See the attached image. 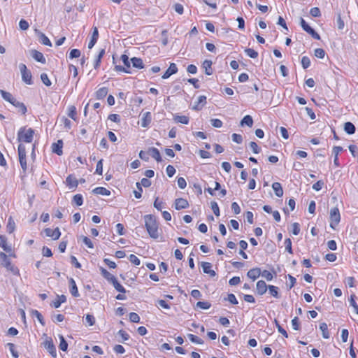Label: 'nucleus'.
<instances>
[{
  "instance_id": "680f3d73",
  "label": "nucleus",
  "mask_w": 358,
  "mask_h": 358,
  "mask_svg": "<svg viewBox=\"0 0 358 358\" xmlns=\"http://www.w3.org/2000/svg\"><path fill=\"white\" fill-rule=\"evenodd\" d=\"M166 173L169 177L171 178L176 173V169L172 165H168L166 169Z\"/></svg>"
},
{
  "instance_id": "412c9836",
  "label": "nucleus",
  "mask_w": 358,
  "mask_h": 358,
  "mask_svg": "<svg viewBox=\"0 0 358 358\" xmlns=\"http://www.w3.org/2000/svg\"><path fill=\"white\" fill-rule=\"evenodd\" d=\"M202 67L205 69V73L206 75L210 76L213 73L212 62L210 60L206 59L202 64Z\"/></svg>"
},
{
  "instance_id": "f257e3e1",
  "label": "nucleus",
  "mask_w": 358,
  "mask_h": 358,
  "mask_svg": "<svg viewBox=\"0 0 358 358\" xmlns=\"http://www.w3.org/2000/svg\"><path fill=\"white\" fill-rule=\"evenodd\" d=\"M145 226L150 236L154 239L159 237L158 224L155 216L146 215L144 216Z\"/></svg>"
},
{
  "instance_id": "f03ea898",
  "label": "nucleus",
  "mask_w": 358,
  "mask_h": 358,
  "mask_svg": "<svg viewBox=\"0 0 358 358\" xmlns=\"http://www.w3.org/2000/svg\"><path fill=\"white\" fill-rule=\"evenodd\" d=\"M34 130L31 128L21 127L17 132V141L20 143H31L34 138Z\"/></svg>"
},
{
  "instance_id": "5701e85b",
  "label": "nucleus",
  "mask_w": 358,
  "mask_h": 358,
  "mask_svg": "<svg viewBox=\"0 0 358 358\" xmlns=\"http://www.w3.org/2000/svg\"><path fill=\"white\" fill-rule=\"evenodd\" d=\"M272 188L277 196L281 197L283 195V189L280 182H273L272 184Z\"/></svg>"
},
{
  "instance_id": "864d4df0",
  "label": "nucleus",
  "mask_w": 358,
  "mask_h": 358,
  "mask_svg": "<svg viewBox=\"0 0 358 358\" xmlns=\"http://www.w3.org/2000/svg\"><path fill=\"white\" fill-rule=\"evenodd\" d=\"M41 79L45 85L48 87L51 85L52 83L45 73H43L41 74Z\"/></svg>"
},
{
  "instance_id": "58836bf2",
  "label": "nucleus",
  "mask_w": 358,
  "mask_h": 358,
  "mask_svg": "<svg viewBox=\"0 0 358 358\" xmlns=\"http://www.w3.org/2000/svg\"><path fill=\"white\" fill-rule=\"evenodd\" d=\"M59 338L60 340L59 348L62 351H66L68 348V343L66 341L64 337L62 335H59Z\"/></svg>"
},
{
  "instance_id": "c9c22d12",
  "label": "nucleus",
  "mask_w": 358,
  "mask_h": 358,
  "mask_svg": "<svg viewBox=\"0 0 358 358\" xmlns=\"http://www.w3.org/2000/svg\"><path fill=\"white\" fill-rule=\"evenodd\" d=\"M111 284L113 285L114 288L120 293H125V288L117 281V278L111 282Z\"/></svg>"
},
{
  "instance_id": "de8ad7c7",
  "label": "nucleus",
  "mask_w": 358,
  "mask_h": 358,
  "mask_svg": "<svg viewBox=\"0 0 358 358\" xmlns=\"http://www.w3.org/2000/svg\"><path fill=\"white\" fill-rule=\"evenodd\" d=\"M355 295L351 294L350 298L349 299L350 305L353 307L355 312L358 315V305L356 303L355 300Z\"/></svg>"
},
{
  "instance_id": "a19ab883",
  "label": "nucleus",
  "mask_w": 358,
  "mask_h": 358,
  "mask_svg": "<svg viewBox=\"0 0 358 358\" xmlns=\"http://www.w3.org/2000/svg\"><path fill=\"white\" fill-rule=\"evenodd\" d=\"M15 222L11 217H10L8 220V223L6 226L7 231L10 234L13 233L15 230Z\"/></svg>"
},
{
  "instance_id": "37998d69",
  "label": "nucleus",
  "mask_w": 358,
  "mask_h": 358,
  "mask_svg": "<svg viewBox=\"0 0 358 358\" xmlns=\"http://www.w3.org/2000/svg\"><path fill=\"white\" fill-rule=\"evenodd\" d=\"M79 239H81L83 243L88 248H90V249H92L94 248V245H93V243L92 242V241L87 236H82L80 237Z\"/></svg>"
},
{
  "instance_id": "ea45409f",
  "label": "nucleus",
  "mask_w": 358,
  "mask_h": 358,
  "mask_svg": "<svg viewBox=\"0 0 358 358\" xmlns=\"http://www.w3.org/2000/svg\"><path fill=\"white\" fill-rule=\"evenodd\" d=\"M187 338L191 341V342H192L193 343H195V344H203V341L199 338L198 336L194 335V334H187Z\"/></svg>"
},
{
  "instance_id": "393cba45",
  "label": "nucleus",
  "mask_w": 358,
  "mask_h": 358,
  "mask_svg": "<svg viewBox=\"0 0 358 358\" xmlns=\"http://www.w3.org/2000/svg\"><path fill=\"white\" fill-rule=\"evenodd\" d=\"M66 297L65 295H57V299L52 301V306L55 308H58L62 303L66 302Z\"/></svg>"
},
{
  "instance_id": "338daca9",
  "label": "nucleus",
  "mask_w": 358,
  "mask_h": 358,
  "mask_svg": "<svg viewBox=\"0 0 358 358\" xmlns=\"http://www.w3.org/2000/svg\"><path fill=\"white\" fill-rule=\"evenodd\" d=\"M120 59L124 64L125 67L129 69L131 66L129 57L127 55H122Z\"/></svg>"
},
{
  "instance_id": "20e7f679",
  "label": "nucleus",
  "mask_w": 358,
  "mask_h": 358,
  "mask_svg": "<svg viewBox=\"0 0 358 358\" xmlns=\"http://www.w3.org/2000/svg\"><path fill=\"white\" fill-rule=\"evenodd\" d=\"M19 69L22 75V80L27 85H32V76L24 64H20Z\"/></svg>"
},
{
  "instance_id": "cd10ccee",
  "label": "nucleus",
  "mask_w": 358,
  "mask_h": 358,
  "mask_svg": "<svg viewBox=\"0 0 358 358\" xmlns=\"http://www.w3.org/2000/svg\"><path fill=\"white\" fill-rule=\"evenodd\" d=\"M0 246L7 252H10L12 250L11 246L7 244L6 238L4 236H0Z\"/></svg>"
},
{
  "instance_id": "49530a36",
  "label": "nucleus",
  "mask_w": 358,
  "mask_h": 358,
  "mask_svg": "<svg viewBox=\"0 0 358 358\" xmlns=\"http://www.w3.org/2000/svg\"><path fill=\"white\" fill-rule=\"evenodd\" d=\"M73 202L75 203L77 206H80L83 203V197L81 194H77L74 195L73 198Z\"/></svg>"
},
{
  "instance_id": "6ab92c4d",
  "label": "nucleus",
  "mask_w": 358,
  "mask_h": 358,
  "mask_svg": "<svg viewBox=\"0 0 358 358\" xmlns=\"http://www.w3.org/2000/svg\"><path fill=\"white\" fill-rule=\"evenodd\" d=\"M99 38V31L96 27L93 28L92 35L90 41L88 43V48L92 49L96 44Z\"/></svg>"
},
{
  "instance_id": "603ef678",
  "label": "nucleus",
  "mask_w": 358,
  "mask_h": 358,
  "mask_svg": "<svg viewBox=\"0 0 358 358\" xmlns=\"http://www.w3.org/2000/svg\"><path fill=\"white\" fill-rule=\"evenodd\" d=\"M260 275H262L263 278H264L267 281L272 280V279L273 278V273L267 270L262 271V274Z\"/></svg>"
},
{
  "instance_id": "9b49d317",
  "label": "nucleus",
  "mask_w": 358,
  "mask_h": 358,
  "mask_svg": "<svg viewBox=\"0 0 358 358\" xmlns=\"http://www.w3.org/2000/svg\"><path fill=\"white\" fill-rule=\"evenodd\" d=\"M178 72V67L175 63H171L169 69L165 71V73L162 75V78L163 79H167L173 74H175Z\"/></svg>"
},
{
  "instance_id": "2f4dec72",
  "label": "nucleus",
  "mask_w": 358,
  "mask_h": 358,
  "mask_svg": "<svg viewBox=\"0 0 358 358\" xmlns=\"http://www.w3.org/2000/svg\"><path fill=\"white\" fill-rule=\"evenodd\" d=\"M107 94H108V88L106 87H103L99 88L96 92V97L98 99H102L106 96Z\"/></svg>"
},
{
  "instance_id": "8fccbe9b",
  "label": "nucleus",
  "mask_w": 358,
  "mask_h": 358,
  "mask_svg": "<svg viewBox=\"0 0 358 358\" xmlns=\"http://www.w3.org/2000/svg\"><path fill=\"white\" fill-rule=\"evenodd\" d=\"M68 115L71 119H73L74 120H76L77 112H76V108L75 106H71L69 107Z\"/></svg>"
},
{
  "instance_id": "0eeeda50",
  "label": "nucleus",
  "mask_w": 358,
  "mask_h": 358,
  "mask_svg": "<svg viewBox=\"0 0 358 358\" xmlns=\"http://www.w3.org/2000/svg\"><path fill=\"white\" fill-rule=\"evenodd\" d=\"M301 26L302 29L309 34L314 39H320V35L311 27H310L303 18H301Z\"/></svg>"
},
{
  "instance_id": "a18cd8bd",
  "label": "nucleus",
  "mask_w": 358,
  "mask_h": 358,
  "mask_svg": "<svg viewBox=\"0 0 358 358\" xmlns=\"http://www.w3.org/2000/svg\"><path fill=\"white\" fill-rule=\"evenodd\" d=\"M7 346L8 347L9 350H10L12 356L14 358H18L19 357V355H18V352H17V350H15V345L13 343H7Z\"/></svg>"
},
{
  "instance_id": "13d9d810",
  "label": "nucleus",
  "mask_w": 358,
  "mask_h": 358,
  "mask_svg": "<svg viewBox=\"0 0 358 358\" xmlns=\"http://www.w3.org/2000/svg\"><path fill=\"white\" fill-rule=\"evenodd\" d=\"M96 173L101 176L102 173H103V159H100L97 164H96V171H95Z\"/></svg>"
},
{
  "instance_id": "79ce46f5",
  "label": "nucleus",
  "mask_w": 358,
  "mask_h": 358,
  "mask_svg": "<svg viewBox=\"0 0 358 358\" xmlns=\"http://www.w3.org/2000/svg\"><path fill=\"white\" fill-rule=\"evenodd\" d=\"M31 315L32 316H34L37 318V320H38V322L43 326L45 325V322H44V320H43V315L40 313L39 311H38L37 310H31Z\"/></svg>"
},
{
  "instance_id": "f8f14e48",
  "label": "nucleus",
  "mask_w": 358,
  "mask_h": 358,
  "mask_svg": "<svg viewBox=\"0 0 358 358\" xmlns=\"http://www.w3.org/2000/svg\"><path fill=\"white\" fill-rule=\"evenodd\" d=\"M66 185L69 189H75L78 185V180L73 175H69L66 179Z\"/></svg>"
},
{
  "instance_id": "4be33fe9",
  "label": "nucleus",
  "mask_w": 358,
  "mask_h": 358,
  "mask_svg": "<svg viewBox=\"0 0 358 358\" xmlns=\"http://www.w3.org/2000/svg\"><path fill=\"white\" fill-rule=\"evenodd\" d=\"M31 56L36 61L41 62V64H45L46 62L45 58L41 52L33 50Z\"/></svg>"
},
{
  "instance_id": "ddd939ff",
  "label": "nucleus",
  "mask_w": 358,
  "mask_h": 358,
  "mask_svg": "<svg viewBox=\"0 0 358 358\" xmlns=\"http://www.w3.org/2000/svg\"><path fill=\"white\" fill-rule=\"evenodd\" d=\"M152 121V115L150 112H145L143 114L141 120V126L142 127H148Z\"/></svg>"
},
{
  "instance_id": "aec40b11",
  "label": "nucleus",
  "mask_w": 358,
  "mask_h": 358,
  "mask_svg": "<svg viewBox=\"0 0 358 358\" xmlns=\"http://www.w3.org/2000/svg\"><path fill=\"white\" fill-rule=\"evenodd\" d=\"M70 285V292L74 297H78L80 296L76 281L73 278L69 280Z\"/></svg>"
},
{
  "instance_id": "052dcab7",
  "label": "nucleus",
  "mask_w": 358,
  "mask_h": 358,
  "mask_svg": "<svg viewBox=\"0 0 358 358\" xmlns=\"http://www.w3.org/2000/svg\"><path fill=\"white\" fill-rule=\"evenodd\" d=\"M80 56V51L78 49H73L69 53V59L78 58Z\"/></svg>"
},
{
  "instance_id": "3c124183",
  "label": "nucleus",
  "mask_w": 358,
  "mask_h": 358,
  "mask_svg": "<svg viewBox=\"0 0 358 358\" xmlns=\"http://www.w3.org/2000/svg\"><path fill=\"white\" fill-rule=\"evenodd\" d=\"M301 62L304 69H308L310 66V59L307 56L302 57Z\"/></svg>"
},
{
  "instance_id": "6e6d98bb",
  "label": "nucleus",
  "mask_w": 358,
  "mask_h": 358,
  "mask_svg": "<svg viewBox=\"0 0 358 358\" xmlns=\"http://www.w3.org/2000/svg\"><path fill=\"white\" fill-rule=\"evenodd\" d=\"M225 300L228 301L229 302L234 305H236L238 303L236 296L234 294H229Z\"/></svg>"
},
{
  "instance_id": "f704fd0d",
  "label": "nucleus",
  "mask_w": 358,
  "mask_h": 358,
  "mask_svg": "<svg viewBox=\"0 0 358 358\" xmlns=\"http://www.w3.org/2000/svg\"><path fill=\"white\" fill-rule=\"evenodd\" d=\"M253 124V120L252 117L249 115H245L241 121V125L244 126L247 125L248 127H252Z\"/></svg>"
},
{
  "instance_id": "2eb2a0df",
  "label": "nucleus",
  "mask_w": 358,
  "mask_h": 358,
  "mask_svg": "<svg viewBox=\"0 0 358 358\" xmlns=\"http://www.w3.org/2000/svg\"><path fill=\"white\" fill-rule=\"evenodd\" d=\"M62 148H63L62 140H58L56 143H54L52 145V152L59 156L63 154Z\"/></svg>"
},
{
  "instance_id": "a211bd4d",
  "label": "nucleus",
  "mask_w": 358,
  "mask_h": 358,
  "mask_svg": "<svg viewBox=\"0 0 358 358\" xmlns=\"http://www.w3.org/2000/svg\"><path fill=\"white\" fill-rule=\"evenodd\" d=\"M262 274V271L259 268H254L249 270L247 273V275L250 279L255 280L258 278Z\"/></svg>"
},
{
  "instance_id": "c03bdc74",
  "label": "nucleus",
  "mask_w": 358,
  "mask_h": 358,
  "mask_svg": "<svg viewBox=\"0 0 358 358\" xmlns=\"http://www.w3.org/2000/svg\"><path fill=\"white\" fill-rule=\"evenodd\" d=\"M268 289L271 295L273 297L279 298L278 288L274 285H268Z\"/></svg>"
},
{
  "instance_id": "473e14b6",
  "label": "nucleus",
  "mask_w": 358,
  "mask_h": 358,
  "mask_svg": "<svg viewBox=\"0 0 358 358\" xmlns=\"http://www.w3.org/2000/svg\"><path fill=\"white\" fill-rule=\"evenodd\" d=\"M320 329L322 332V336L324 338L327 339L329 338V333L328 331V326L325 322H322L320 324Z\"/></svg>"
},
{
  "instance_id": "dca6fc26",
  "label": "nucleus",
  "mask_w": 358,
  "mask_h": 358,
  "mask_svg": "<svg viewBox=\"0 0 358 358\" xmlns=\"http://www.w3.org/2000/svg\"><path fill=\"white\" fill-rule=\"evenodd\" d=\"M257 292L259 295H263L266 293L268 286L264 280H259L256 285Z\"/></svg>"
},
{
  "instance_id": "f3484780",
  "label": "nucleus",
  "mask_w": 358,
  "mask_h": 358,
  "mask_svg": "<svg viewBox=\"0 0 358 358\" xmlns=\"http://www.w3.org/2000/svg\"><path fill=\"white\" fill-rule=\"evenodd\" d=\"M148 152L157 162H162V157H161L160 152L157 148H154V147L150 148Z\"/></svg>"
},
{
  "instance_id": "bf43d9fd",
  "label": "nucleus",
  "mask_w": 358,
  "mask_h": 358,
  "mask_svg": "<svg viewBox=\"0 0 358 358\" xmlns=\"http://www.w3.org/2000/svg\"><path fill=\"white\" fill-rule=\"evenodd\" d=\"M129 261L135 266H138L141 264V260L134 255H130L129 257Z\"/></svg>"
},
{
  "instance_id": "4d7b16f0",
  "label": "nucleus",
  "mask_w": 358,
  "mask_h": 358,
  "mask_svg": "<svg viewBox=\"0 0 358 358\" xmlns=\"http://www.w3.org/2000/svg\"><path fill=\"white\" fill-rule=\"evenodd\" d=\"M196 306L201 309L207 310L210 308V304L206 301H199L196 303Z\"/></svg>"
},
{
  "instance_id": "72a5a7b5",
  "label": "nucleus",
  "mask_w": 358,
  "mask_h": 358,
  "mask_svg": "<svg viewBox=\"0 0 358 358\" xmlns=\"http://www.w3.org/2000/svg\"><path fill=\"white\" fill-rule=\"evenodd\" d=\"M101 271L102 275L110 283L113 280H114L116 278L113 275H112L110 273H109L106 269L103 268H101Z\"/></svg>"
},
{
  "instance_id": "6e6552de",
  "label": "nucleus",
  "mask_w": 358,
  "mask_h": 358,
  "mask_svg": "<svg viewBox=\"0 0 358 358\" xmlns=\"http://www.w3.org/2000/svg\"><path fill=\"white\" fill-rule=\"evenodd\" d=\"M43 346L53 357H56V348L51 338H48L45 339V341L43 343Z\"/></svg>"
},
{
  "instance_id": "0e129e2a",
  "label": "nucleus",
  "mask_w": 358,
  "mask_h": 358,
  "mask_svg": "<svg viewBox=\"0 0 358 358\" xmlns=\"http://www.w3.org/2000/svg\"><path fill=\"white\" fill-rule=\"evenodd\" d=\"M250 148L252 149L255 154H258L260 152L261 148L258 146V145L255 142L250 143Z\"/></svg>"
},
{
  "instance_id": "e433bc0d",
  "label": "nucleus",
  "mask_w": 358,
  "mask_h": 358,
  "mask_svg": "<svg viewBox=\"0 0 358 358\" xmlns=\"http://www.w3.org/2000/svg\"><path fill=\"white\" fill-rule=\"evenodd\" d=\"M175 122L178 123H182L184 124H187L189 123V117L185 115H176L174 117Z\"/></svg>"
},
{
  "instance_id": "a878e982",
  "label": "nucleus",
  "mask_w": 358,
  "mask_h": 358,
  "mask_svg": "<svg viewBox=\"0 0 358 358\" xmlns=\"http://www.w3.org/2000/svg\"><path fill=\"white\" fill-rule=\"evenodd\" d=\"M131 62L134 68L142 69L144 68L143 60L139 57H134L131 59Z\"/></svg>"
},
{
  "instance_id": "c756f323",
  "label": "nucleus",
  "mask_w": 358,
  "mask_h": 358,
  "mask_svg": "<svg viewBox=\"0 0 358 358\" xmlns=\"http://www.w3.org/2000/svg\"><path fill=\"white\" fill-rule=\"evenodd\" d=\"M36 33H38L40 36L41 43L47 46H52V43L50 39L42 32L38 31L37 29L35 30Z\"/></svg>"
},
{
  "instance_id": "c85d7f7f",
  "label": "nucleus",
  "mask_w": 358,
  "mask_h": 358,
  "mask_svg": "<svg viewBox=\"0 0 358 358\" xmlns=\"http://www.w3.org/2000/svg\"><path fill=\"white\" fill-rule=\"evenodd\" d=\"M0 94L2 96V98L5 101H6L10 103H12L13 102H15V98L13 96V95L10 92H6L3 90H0Z\"/></svg>"
},
{
  "instance_id": "7ed1b4c3",
  "label": "nucleus",
  "mask_w": 358,
  "mask_h": 358,
  "mask_svg": "<svg viewBox=\"0 0 358 358\" xmlns=\"http://www.w3.org/2000/svg\"><path fill=\"white\" fill-rule=\"evenodd\" d=\"M0 266L6 268L15 275H20L19 269L12 264L8 256L3 252H0Z\"/></svg>"
},
{
  "instance_id": "bb28decb",
  "label": "nucleus",
  "mask_w": 358,
  "mask_h": 358,
  "mask_svg": "<svg viewBox=\"0 0 358 358\" xmlns=\"http://www.w3.org/2000/svg\"><path fill=\"white\" fill-rule=\"evenodd\" d=\"M92 192L95 194H100L103 196H110V191L103 187H98L92 190Z\"/></svg>"
},
{
  "instance_id": "39448f33",
  "label": "nucleus",
  "mask_w": 358,
  "mask_h": 358,
  "mask_svg": "<svg viewBox=\"0 0 358 358\" xmlns=\"http://www.w3.org/2000/svg\"><path fill=\"white\" fill-rule=\"evenodd\" d=\"M330 227L333 229H335L336 227L340 222L341 220V215L339 210L337 207H334L330 210Z\"/></svg>"
},
{
  "instance_id": "09e8293b",
  "label": "nucleus",
  "mask_w": 358,
  "mask_h": 358,
  "mask_svg": "<svg viewBox=\"0 0 358 358\" xmlns=\"http://www.w3.org/2000/svg\"><path fill=\"white\" fill-rule=\"evenodd\" d=\"M245 52L250 58L254 59L258 57V52L252 48H246Z\"/></svg>"
},
{
  "instance_id": "69168bd1",
  "label": "nucleus",
  "mask_w": 358,
  "mask_h": 358,
  "mask_svg": "<svg viewBox=\"0 0 358 358\" xmlns=\"http://www.w3.org/2000/svg\"><path fill=\"white\" fill-rule=\"evenodd\" d=\"M210 123L215 128H220L222 126V122L220 119L213 118L210 120Z\"/></svg>"
},
{
  "instance_id": "e2e57ef3",
  "label": "nucleus",
  "mask_w": 358,
  "mask_h": 358,
  "mask_svg": "<svg viewBox=\"0 0 358 358\" xmlns=\"http://www.w3.org/2000/svg\"><path fill=\"white\" fill-rule=\"evenodd\" d=\"M211 208L216 216L220 215V208L218 204L215 201H212L210 203Z\"/></svg>"
},
{
  "instance_id": "5fc2aeb1",
  "label": "nucleus",
  "mask_w": 358,
  "mask_h": 358,
  "mask_svg": "<svg viewBox=\"0 0 358 358\" xmlns=\"http://www.w3.org/2000/svg\"><path fill=\"white\" fill-rule=\"evenodd\" d=\"M129 320L134 323H138L140 322V317L136 313H129Z\"/></svg>"
},
{
  "instance_id": "423d86ee",
  "label": "nucleus",
  "mask_w": 358,
  "mask_h": 358,
  "mask_svg": "<svg viewBox=\"0 0 358 358\" xmlns=\"http://www.w3.org/2000/svg\"><path fill=\"white\" fill-rule=\"evenodd\" d=\"M17 151H18V156H19V161H20V166H21L22 169H23V171H25L27 169V159H26L27 152H26L25 146L22 143H20L18 146Z\"/></svg>"
},
{
  "instance_id": "1a4fd4ad",
  "label": "nucleus",
  "mask_w": 358,
  "mask_h": 358,
  "mask_svg": "<svg viewBox=\"0 0 358 358\" xmlns=\"http://www.w3.org/2000/svg\"><path fill=\"white\" fill-rule=\"evenodd\" d=\"M44 231L47 236L51 237L53 240L59 239L61 236V232L58 227H57L55 229H52L50 228H46V229H45Z\"/></svg>"
},
{
  "instance_id": "4c0bfd02",
  "label": "nucleus",
  "mask_w": 358,
  "mask_h": 358,
  "mask_svg": "<svg viewBox=\"0 0 358 358\" xmlns=\"http://www.w3.org/2000/svg\"><path fill=\"white\" fill-rule=\"evenodd\" d=\"M11 104L15 106L16 108H20L22 114H25L27 113V107L23 103L20 102L15 99V102H13Z\"/></svg>"
},
{
  "instance_id": "9d476101",
  "label": "nucleus",
  "mask_w": 358,
  "mask_h": 358,
  "mask_svg": "<svg viewBox=\"0 0 358 358\" xmlns=\"http://www.w3.org/2000/svg\"><path fill=\"white\" fill-rule=\"evenodd\" d=\"M189 207L188 201L183 198H178L175 200V208L178 210L185 209Z\"/></svg>"
},
{
  "instance_id": "7c9ffc66",
  "label": "nucleus",
  "mask_w": 358,
  "mask_h": 358,
  "mask_svg": "<svg viewBox=\"0 0 358 358\" xmlns=\"http://www.w3.org/2000/svg\"><path fill=\"white\" fill-rule=\"evenodd\" d=\"M344 130L348 134L351 135L355 134L356 129L355 125L352 122H347L344 124Z\"/></svg>"
},
{
  "instance_id": "b1692460",
  "label": "nucleus",
  "mask_w": 358,
  "mask_h": 358,
  "mask_svg": "<svg viewBox=\"0 0 358 358\" xmlns=\"http://www.w3.org/2000/svg\"><path fill=\"white\" fill-rule=\"evenodd\" d=\"M343 150V148L341 146H334L333 148L332 152L334 155V164L336 166H339L338 154Z\"/></svg>"
},
{
  "instance_id": "774afa93",
  "label": "nucleus",
  "mask_w": 358,
  "mask_h": 358,
  "mask_svg": "<svg viewBox=\"0 0 358 358\" xmlns=\"http://www.w3.org/2000/svg\"><path fill=\"white\" fill-rule=\"evenodd\" d=\"M325 51L322 48H317L315 50V56L317 58L322 59L324 57Z\"/></svg>"
},
{
  "instance_id": "4468645a",
  "label": "nucleus",
  "mask_w": 358,
  "mask_h": 358,
  "mask_svg": "<svg viewBox=\"0 0 358 358\" xmlns=\"http://www.w3.org/2000/svg\"><path fill=\"white\" fill-rule=\"evenodd\" d=\"M202 268L203 273L208 274L210 277H215L216 273L212 269V264L209 262H202Z\"/></svg>"
}]
</instances>
